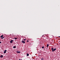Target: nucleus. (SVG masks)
<instances>
[{
	"label": "nucleus",
	"mask_w": 60,
	"mask_h": 60,
	"mask_svg": "<svg viewBox=\"0 0 60 60\" xmlns=\"http://www.w3.org/2000/svg\"><path fill=\"white\" fill-rule=\"evenodd\" d=\"M13 41H14V40H11V41H10V43H12V42H13Z\"/></svg>",
	"instance_id": "obj_2"
},
{
	"label": "nucleus",
	"mask_w": 60,
	"mask_h": 60,
	"mask_svg": "<svg viewBox=\"0 0 60 60\" xmlns=\"http://www.w3.org/2000/svg\"><path fill=\"white\" fill-rule=\"evenodd\" d=\"M29 54H28V53H27V56H29Z\"/></svg>",
	"instance_id": "obj_10"
},
{
	"label": "nucleus",
	"mask_w": 60,
	"mask_h": 60,
	"mask_svg": "<svg viewBox=\"0 0 60 60\" xmlns=\"http://www.w3.org/2000/svg\"><path fill=\"white\" fill-rule=\"evenodd\" d=\"M1 43V42H0V44Z\"/></svg>",
	"instance_id": "obj_18"
},
{
	"label": "nucleus",
	"mask_w": 60,
	"mask_h": 60,
	"mask_svg": "<svg viewBox=\"0 0 60 60\" xmlns=\"http://www.w3.org/2000/svg\"><path fill=\"white\" fill-rule=\"evenodd\" d=\"M26 39H25L24 40V41H26Z\"/></svg>",
	"instance_id": "obj_15"
},
{
	"label": "nucleus",
	"mask_w": 60,
	"mask_h": 60,
	"mask_svg": "<svg viewBox=\"0 0 60 60\" xmlns=\"http://www.w3.org/2000/svg\"><path fill=\"white\" fill-rule=\"evenodd\" d=\"M44 48V46H42V49H43V48Z\"/></svg>",
	"instance_id": "obj_14"
},
{
	"label": "nucleus",
	"mask_w": 60,
	"mask_h": 60,
	"mask_svg": "<svg viewBox=\"0 0 60 60\" xmlns=\"http://www.w3.org/2000/svg\"><path fill=\"white\" fill-rule=\"evenodd\" d=\"M19 60H22V59H21V60H20V59H19Z\"/></svg>",
	"instance_id": "obj_16"
},
{
	"label": "nucleus",
	"mask_w": 60,
	"mask_h": 60,
	"mask_svg": "<svg viewBox=\"0 0 60 60\" xmlns=\"http://www.w3.org/2000/svg\"><path fill=\"white\" fill-rule=\"evenodd\" d=\"M3 37V35H2L0 37V38H2Z\"/></svg>",
	"instance_id": "obj_9"
},
{
	"label": "nucleus",
	"mask_w": 60,
	"mask_h": 60,
	"mask_svg": "<svg viewBox=\"0 0 60 60\" xmlns=\"http://www.w3.org/2000/svg\"><path fill=\"white\" fill-rule=\"evenodd\" d=\"M29 42V41H27V42Z\"/></svg>",
	"instance_id": "obj_17"
},
{
	"label": "nucleus",
	"mask_w": 60,
	"mask_h": 60,
	"mask_svg": "<svg viewBox=\"0 0 60 60\" xmlns=\"http://www.w3.org/2000/svg\"><path fill=\"white\" fill-rule=\"evenodd\" d=\"M43 59H43V58H42L41 59V60H43Z\"/></svg>",
	"instance_id": "obj_12"
},
{
	"label": "nucleus",
	"mask_w": 60,
	"mask_h": 60,
	"mask_svg": "<svg viewBox=\"0 0 60 60\" xmlns=\"http://www.w3.org/2000/svg\"><path fill=\"white\" fill-rule=\"evenodd\" d=\"M16 48V46H14L13 47V49H15V48Z\"/></svg>",
	"instance_id": "obj_7"
},
{
	"label": "nucleus",
	"mask_w": 60,
	"mask_h": 60,
	"mask_svg": "<svg viewBox=\"0 0 60 60\" xmlns=\"http://www.w3.org/2000/svg\"><path fill=\"white\" fill-rule=\"evenodd\" d=\"M7 51V50H5L4 51V54H5V53H6V52Z\"/></svg>",
	"instance_id": "obj_4"
},
{
	"label": "nucleus",
	"mask_w": 60,
	"mask_h": 60,
	"mask_svg": "<svg viewBox=\"0 0 60 60\" xmlns=\"http://www.w3.org/2000/svg\"><path fill=\"white\" fill-rule=\"evenodd\" d=\"M14 39L15 40H17V38H14Z\"/></svg>",
	"instance_id": "obj_11"
},
{
	"label": "nucleus",
	"mask_w": 60,
	"mask_h": 60,
	"mask_svg": "<svg viewBox=\"0 0 60 60\" xmlns=\"http://www.w3.org/2000/svg\"><path fill=\"white\" fill-rule=\"evenodd\" d=\"M17 53H20V52L17 51Z\"/></svg>",
	"instance_id": "obj_6"
},
{
	"label": "nucleus",
	"mask_w": 60,
	"mask_h": 60,
	"mask_svg": "<svg viewBox=\"0 0 60 60\" xmlns=\"http://www.w3.org/2000/svg\"><path fill=\"white\" fill-rule=\"evenodd\" d=\"M52 52H54V51H55L56 50V48L54 49L53 48H52Z\"/></svg>",
	"instance_id": "obj_1"
},
{
	"label": "nucleus",
	"mask_w": 60,
	"mask_h": 60,
	"mask_svg": "<svg viewBox=\"0 0 60 60\" xmlns=\"http://www.w3.org/2000/svg\"><path fill=\"white\" fill-rule=\"evenodd\" d=\"M49 46V45L48 44H47V47H48Z\"/></svg>",
	"instance_id": "obj_8"
},
{
	"label": "nucleus",
	"mask_w": 60,
	"mask_h": 60,
	"mask_svg": "<svg viewBox=\"0 0 60 60\" xmlns=\"http://www.w3.org/2000/svg\"><path fill=\"white\" fill-rule=\"evenodd\" d=\"M58 37H59V38H60V36H59Z\"/></svg>",
	"instance_id": "obj_19"
},
{
	"label": "nucleus",
	"mask_w": 60,
	"mask_h": 60,
	"mask_svg": "<svg viewBox=\"0 0 60 60\" xmlns=\"http://www.w3.org/2000/svg\"><path fill=\"white\" fill-rule=\"evenodd\" d=\"M21 42H22V43H25V41L23 40H22V41Z\"/></svg>",
	"instance_id": "obj_3"
},
{
	"label": "nucleus",
	"mask_w": 60,
	"mask_h": 60,
	"mask_svg": "<svg viewBox=\"0 0 60 60\" xmlns=\"http://www.w3.org/2000/svg\"><path fill=\"white\" fill-rule=\"evenodd\" d=\"M3 57V55H1L0 56V57H2H2Z\"/></svg>",
	"instance_id": "obj_5"
},
{
	"label": "nucleus",
	"mask_w": 60,
	"mask_h": 60,
	"mask_svg": "<svg viewBox=\"0 0 60 60\" xmlns=\"http://www.w3.org/2000/svg\"><path fill=\"white\" fill-rule=\"evenodd\" d=\"M4 37H3V38H1V39H4Z\"/></svg>",
	"instance_id": "obj_13"
}]
</instances>
